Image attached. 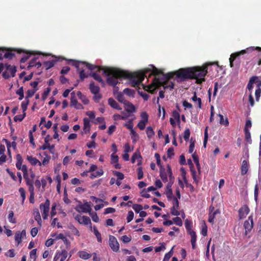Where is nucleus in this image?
<instances>
[{"mask_svg":"<svg viewBox=\"0 0 261 261\" xmlns=\"http://www.w3.org/2000/svg\"><path fill=\"white\" fill-rule=\"evenodd\" d=\"M171 199H172L173 206H175L176 208H179V201L177 198L173 196Z\"/></svg>","mask_w":261,"mask_h":261,"instance_id":"338daca9","label":"nucleus"},{"mask_svg":"<svg viewBox=\"0 0 261 261\" xmlns=\"http://www.w3.org/2000/svg\"><path fill=\"white\" fill-rule=\"evenodd\" d=\"M77 103V100L75 97L74 92L71 93V106H75Z\"/></svg>","mask_w":261,"mask_h":261,"instance_id":"bf43d9fd","label":"nucleus"},{"mask_svg":"<svg viewBox=\"0 0 261 261\" xmlns=\"http://www.w3.org/2000/svg\"><path fill=\"white\" fill-rule=\"evenodd\" d=\"M248 163L246 160H244L242 162V166H241V174L242 175L246 174L248 170Z\"/></svg>","mask_w":261,"mask_h":261,"instance_id":"aec40b11","label":"nucleus"},{"mask_svg":"<svg viewBox=\"0 0 261 261\" xmlns=\"http://www.w3.org/2000/svg\"><path fill=\"white\" fill-rule=\"evenodd\" d=\"M82 63L81 61H78L74 60H70L69 63L74 66L76 69L79 74V77L82 80V69H80V63Z\"/></svg>","mask_w":261,"mask_h":261,"instance_id":"9d476101","label":"nucleus"},{"mask_svg":"<svg viewBox=\"0 0 261 261\" xmlns=\"http://www.w3.org/2000/svg\"><path fill=\"white\" fill-rule=\"evenodd\" d=\"M218 116L220 117V123L227 126L229 124L228 119L226 118L225 120L224 119L223 116L221 114H219Z\"/></svg>","mask_w":261,"mask_h":261,"instance_id":"4c0bfd02","label":"nucleus"},{"mask_svg":"<svg viewBox=\"0 0 261 261\" xmlns=\"http://www.w3.org/2000/svg\"><path fill=\"white\" fill-rule=\"evenodd\" d=\"M141 155L140 153L135 152L132 156L131 161L132 163H135L137 159H141Z\"/></svg>","mask_w":261,"mask_h":261,"instance_id":"6e6d98bb","label":"nucleus"},{"mask_svg":"<svg viewBox=\"0 0 261 261\" xmlns=\"http://www.w3.org/2000/svg\"><path fill=\"white\" fill-rule=\"evenodd\" d=\"M146 134L148 138H151L154 135V132L152 127L148 126L146 128Z\"/></svg>","mask_w":261,"mask_h":261,"instance_id":"58836bf2","label":"nucleus"},{"mask_svg":"<svg viewBox=\"0 0 261 261\" xmlns=\"http://www.w3.org/2000/svg\"><path fill=\"white\" fill-rule=\"evenodd\" d=\"M22 158L20 154H18L16 155V167L18 170H21L22 169Z\"/></svg>","mask_w":261,"mask_h":261,"instance_id":"b1692460","label":"nucleus"},{"mask_svg":"<svg viewBox=\"0 0 261 261\" xmlns=\"http://www.w3.org/2000/svg\"><path fill=\"white\" fill-rule=\"evenodd\" d=\"M21 171L23 172V178L26 180L29 178L28 173V168L25 165H23L22 166Z\"/></svg>","mask_w":261,"mask_h":261,"instance_id":"37998d69","label":"nucleus"},{"mask_svg":"<svg viewBox=\"0 0 261 261\" xmlns=\"http://www.w3.org/2000/svg\"><path fill=\"white\" fill-rule=\"evenodd\" d=\"M60 255L61 256L60 261H64L67 257V251L63 249L60 252Z\"/></svg>","mask_w":261,"mask_h":261,"instance_id":"49530a36","label":"nucleus"},{"mask_svg":"<svg viewBox=\"0 0 261 261\" xmlns=\"http://www.w3.org/2000/svg\"><path fill=\"white\" fill-rule=\"evenodd\" d=\"M29 99H25V100L21 102V106L23 111V112H25L27 110L28 106L29 103Z\"/></svg>","mask_w":261,"mask_h":261,"instance_id":"864d4df0","label":"nucleus"},{"mask_svg":"<svg viewBox=\"0 0 261 261\" xmlns=\"http://www.w3.org/2000/svg\"><path fill=\"white\" fill-rule=\"evenodd\" d=\"M142 120L141 121L147 123L148 120V115L146 112H142L141 114Z\"/></svg>","mask_w":261,"mask_h":261,"instance_id":"052dcab7","label":"nucleus"},{"mask_svg":"<svg viewBox=\"0 0 261 261\" xmlns=\"http://www.w3.org/2000/svg\"><path fill=\"white\" fill-rule=\"evenodd\" d=\"M34 51H30L29 53H25V55L21 58L20 60L21 63H25L30 58V56L31 55H34Z\"/></svg>","mask_w":261,"mask_h":261,"instance_id":"473e14b6","label":"nucleus"},{"mask_svg":"<svg viewBox=\"0 0 261 261\" xmlns=\"http://www.w3.org/2000/svg\"><path fill=\"white\" fill-rule=\"evenodd\" d=\"M38 90V88L33 90H28L26 93V96L25 97V99H29V98L32 97L36 92Z\"/></svg>","mask_w":261,"mask_h":261,"instance_id":"f704fd0d","label":"nucleus"},{"mask_svg":"<svg viewBox=\"0 0 261 261\" xmlns=\"http://www.w3.org/2000/svg\"><path fill=\"white\" fill-rule=\"evenodd\" d=\"M192 100L195 102H197L198 104V108L200 109L202 108V101L200 98H198L197 96L196 92H194V95L193 97L191 98Z\"/></svg>","mask_w":261,"mask_h":261,"instance_id":"a878e982","label":"nucleus"},{"mask_svg":"<svg viewBox=\"0 0 261 261\" xmlns=\"http://www.w3.org/2000/svg\"><path fill=\"white\" fill-rule=\"evenodd\" d=\"M124 109L128 113H133L135 112L136 108L135 106L129 102V101H127L126 102L124 103Z\"/></svg>","mask_w":261,"mask_h":261,"instance_id":"1a4fd4ad","label":"nucleus"},{"mask_svg":"<svg viewBox=\"0 0 261 261\" xmlns=\"http://www.w3.org/2000/svg\"><path fill=\"white\" fill-rule=\"evenodd\" d=\"M16 93L19 96L18 99L21 100L24 98L23 88L21 87L16 91Z\"/></svg>","mask_w":261,"mask_h":261,"instance_id":"ea45409f","label":"nucleus"},{"mask_svg":"<svg viewBox=\"0 0 261 261\" xmlns=\"http://www.w3.org/2000/svg\"><path fill=\"white\" fill-rule=\"evenodd\" d=\"M191 237V242L192 244V247L193 249H195L196 248V242L197 239V235L195 232V231L192 230L190 232H188Z\"/></svg>","mask_w":261,"mask_h":261,"instance_id":"2eb2a0df","label":"nucleus"},{"mask_svg":"<svg viewBox=\"0 0 261 261\" xmlns=\"http://www.w3.org/2000/svg\"><path fill=\"white\" fill-rule=\"evenodd\" d=\"M34 217L36 221H37L38 224L41 226V218L39 211L37 210V211L34 213Z\"/></svg>","mask_w":261,"mask_h":261,"instance_id":"a19ab883","label":"nucleus"},{"mask_svg":"<svg viewBox=\"0 0 261 261\" xmlns=\"http://www.w3.org/2000/svg\"><path fill=\"white\" fill-rule=\"evenodd\" d=\"M174 155V148L173 147L169 148L167 152V155L168 158H172V157Z\"/></svg>","mask_w":261,"mask_h":261,"instance_id":"774afa93","label":"nucleus"},{"mask_svg":"<svg viewBox=\"0 0 261 261\" xmlns=\"http://www.w3.org/2000/svg\"><path fill=\"white\" fill-rule=\"evenodd\" d=\"M92 77L96 81H98L99 83H102V84H104V82L103 80L99 74H97L96 73H93L92 74Z\"/></svg>","mask_w":261,"mask_h":261,"instance_id":"5fc2aeb1","label":"nucleus"},{"mask_svg":"<svg viewBox=\"0 0 261 261\" xmlns=\"http://www.w3.org/2000/svg\"><path fill=\"white\" fill-rule=\"evenodd\" d=\"M109 245L113 251L118 252L119 250V244L116 238L110 235L109 239Z\"/></svg>","mask_w":261,"mask_h":261,"instance_id":"0eeeda50","label":"nucleus"},{"mask_svg":"<svg viewBox=\"0 0 261 261\" xmlns=\"http://www.w3.org/2000/svg\"><path fill=\"white\" fill-rule=\"evenodd\" d=\"M190 136V130L189 128H187L185 129L184 134V139L187 141L189 139Z\"/></svg>","mask_w":261,"mask_h":261,"instance_id":"13d9d810","label":"nucleus"},{"mask_svg":"<svg viewBox=\"0 0 261 261\" xmlns=\"http://www.w3.org/2000/svg\"><path fill=\"white\" fill-rule=\"evenodd\" d=\"M172 221L174 223L179 226H181L182 225V221L181 218L178 217L173 218Z\"/></svg>","mask_w":261,"mask_h":261,"instance_id":"8fccbe9b","label":"nucleus"},{"mask_svg":"<svg viewBox=\"0 0 261 261\" xmlns=\"http://www.w3.org/2000/svg\"><path fill=\"white\" fill-rule=\"evenodd\" d=\"M249 209L248 206L242 207L239 211V215L240 219L245 218L246 215L249 213Z\"/></svg>","mask_w":261,"mask_h":261,"instance_id":"f8f14e48","label":"nucleus"},{"mask_svg":"<svg viewBox=\"0 0 261 261\" xmlns=\"http://www.w3.org/2000/svg\"><path fill=\"white\" fill-rule=\"evenodd\" d=\"M83 224L85 225L90 224V230H92V223L89 217L85 216H83Z\"/></svg>","mask_w":261,"mask_h":261,"instance_id":"2f4dec72","label":"nucleus"},{"mask_svg":"<svg viewBox=\"0 0 261 261\" xmlns=\"http://www.w3.org/2000/svg\"><path fill=\"white\" fill-rule=\"evenodd\" d=\"M25 112H23V114L16 115L14 117V120L15 121H21L25 117Z\"/></svg>","mask_w":261,"mask_h":261,"instance_id":"4d7b16f0","label":"nucleus"},{"mask_svg":"<svg viewBox=\"0 0 261 261\" xmlns=\"http://www.w3.org/2000/svg\"><path fill=\"white\" fill-rule=\"evenodd\" d=\"M116 98L118 101L123 104L127 101L125 99L123 94L121 93L118 94Z\"/></svg>","mask_w":261,"mask_h":261,"instance_id":"c03bdc74","label":"nucleus"},{"mask_svg":"<svg viewBox=\"0 0 261 261\" xmlns=\"http://www.w3.org/2000/svg\"><path fill=\"white\" fill-rule=\"evenodd\" d=\"M5 67L7 70L10 72L11 76L14 77L15 76V73L17 71L15 66H11L10 64H6Z\"/></svg>","mask_w":261,"mask_h":261,"instance_id":"dca6fc26","label":"nucleus"},{"mask_svg":"<svg viewBox=\"0 0 261 261\" xmlns=\"http://www.w3.org/2000/svg\"><path fill=\"white\" fill-rule=\"evenodd\" d=\"M179 208H176L175 206H173L171 208V214L173 216H178L180 215V213L178 211Z\"/></svg>","mask_w":261,"mask_h":261,"instance_id":"de8ad7c7","label":"nucleus"},{"mask_svg":"<svg viewBox=\"0 0 261 261\" xmlns=\"http://www.w3.org/2000/svg\"><path fill=\"white\" fill-rule=\"evenodd\" d=\"M207 227L205 223L202 225V229L201 231V233L203 236H206L207 235Z\"/></svg>","mask_w":261,"mask_h":261,"instance_id":"69168bd1","label":"nucleus"},{"mask_svg":"<svg viewBox=\"0 0 261 261\" xmlns=\"http://www.w3.org/2000/svg\"><path fill=\"white\" fill-rule=\"evenodd\" d=\"M176 77L185 81L187 79H195L196 83L201 84L205 81L207 73V65L186 68H180L175 72Z\"/></svg>","mask_w":261,"mask_h":261,"instance_id":"f03ea898","label":"nucleus"},{"mask_svg":"<svg viewBox=\"0 0 261 261\" xmlns=\"http://www.w3.org/2000/svg\"><path fill=\"white\" fill-rule=\"evenodd\" d=\"M261 95V88H257L255 92V100L256 101L259 100V98Z\"/></svg>","mask_w":261,"mask_h":261,"instance_id":"680f3d73","label":"nucleus"},{"mask_svg":"<svg viewBox=\"0 0 261 261\" xmlns=\"http://www.w3.org/2000/svg\"><path fill=\"white\" fill-rule=\"evenodd\" d=\"M26 232L25 230H22V231H17L16 232L15 234V240L17 242L18 244L21 242L22 238L25 237Z\"/></svg>","mask_w":261,"mask_h":261,"instance_id":"9b49d317","label":"nucleus"},{"mask_svg":"<svg viewBox=\"0 0 261 261\" xmlns=\"http://www.w3.org/2000/svg\"><path fill=\"white\" fill-rule=\"evenodd\" d=\"M50 140V136L49 135H47L44 139L45 143L42 146L39 147V149L41 150H45L47 148V147H49V141Z\"/></svg>","mask_w":261,"mask_h":261,"instance_id":"393cba45","label":"nucleus"},{"mask_svg":"<svg viewBox=\"0 0 261 261\" xmlns=\"http://www.w3.org/2000/svg\"><path fill=\"white\" fill-rule=\"evenodd\" d=\"M68 228L71 232V233L72 234H74V235H75V236H80V232L78 230V229L74 226H73L72 224H70L69 226H68Z\"/></svg>","mask_w":261,"mask_h":261,"instance_id":"c85d7f7f","label":"nucleus"},{"mask_svg":"<svg viewBox=\"0 0 261 261\" xmlns=\"http://www.w3.org/2000/svg\"><path fill=\"white\" fill-rule=\"evenodd\" d=\"M89 89L92 93L97 94L99 92V87L98 86H96L94 82H91L89 85Z\"/></svg>","mask_w":261,"mask_h":261,"instance_id":"5701e85b","label":"nucleus"},{"mask_svg":"<svg viewBox=\"0 0 261 261\" xmlns=\"http://www.w3.org/2000/svg\"><path fill=\"white\" fill-rule=\"evenodd\" d=\"M132 207L137 213H139L143 209L142 206L139 204H134Z\"/></svg>","mask_w":261,"mask_h":261,"instance_id":"3c124183","label":"nucleus"},{"mask_svg":"<svg viewBox=\"0 0 261 261\" xmlns=\"http://www.w3.org/2000/svg\"><path fill=\"white\" fill-rule=\"evenodd\" d=\"M83 66H86L91 71L97 70L98 71L102 70L103 74L108 76L107 82L112 86H115L118 83V79H129L131 84L134 87H138L144 80L145 77H147V74L149 70L145 72L138 71L136 72H129L127 71L122 70L119 69L110 67H100L86 62L83 61Z\"/></svg>","mask_w":261,"mask_h":261,"instance_id":"f257e3e1","label":"nucleus"},{"mask_svg":"<svg viewBox=\"0 0 261 261\" xmlns=\"http://www.w3.org/2000/svg\"><path fill=\"white\" fill-rule=\"evenodd\" d=\"M185 227H186V228L188 232H189L191 231H192V222L190 221L187 219L185 221Z\"/></svg>","mask_w":261,"mask_h":261,"instance_id":"09e8293b","label":"nucleus"},{"mask_svg":"<svg viewBox=\"0 0 261 261\" xmlns=\"http://www.w3.org/2000/svg\"><path fill=\"white\" fill-rule=\"evenodd\" d=\"M245 135V140L248 142L249 144L252 143V140L251 138V134L248 129H244Z\"/></svg>","mask_w":261,"mask_h":261,"instance_id":"72a5a7b5","label":"nucleus"},{"mask_svg":"<svg viewBox=\"0 0 261 261\" xmlns=\"http://www.w3.org/2000/svg\"><path fill=\"white\" fill-rule=\"evenodd\" d=\"M123 92L127 95H128L129 96H133V97L134 96L135 93V91L134 90L130 89L129 88H125L123 90Z\"/></svg>","mask_w":261,"mask_h":261,"instance_id":"603ef678","label":"nucleus"},{"mask_svg":"<svg viewBox=\"0 0 261 261\" xmlns=\"http://www.w3.org/2000/svg\"><path fill=\"white\" fill-rule=\"evenodd\" d=\"M254 48L253 46L249 47L245 49L242 50L240 51L234 53L230 55L229 58L230 66L233 67V62L239 56L244 55L245 54H249L252 53Z\"/></svg>","mask_w":261,"mask_h":261,"instance_id":"20e7f679","label":"nucleus"},{"mask_svg":"<svg viewBox=\"0 0 261 261\" xmlns=\"http://www.w3.org/2000/svg\"><path fill=\"white\" fill-rule=\"evenodd\" d=\"M220 213V211L219 210H216V211H214L213 213L210 212L208 214V221L213 224L214 222V219L215 218V216L216 214Z\"/></svg>","mask_w":261,"mask_h":261,"instance_id":"4be33fe9","label":"nucleus"},{"mask_svg":"<svg viewBox=\"0 0 261 261\" xmlns=\"http://www.w3.org/2000/svg\"><path fill=\"white\" fill-rule=\"evenodd\" d=\"M92 229H93V232L94 233V234L95 235V236L97 238V241L99 243H101L102 242V238H101V236L100 233L98 231L97 228H96V227L95 226H94L93 227H92ZM91 231H92V230Z\"/></svg>","mask_w":261,"mask_h":261,"instance_id":"cd10ccee","label":"nucleus"},{"mask_svg":"<svg viewBox=\"0 0 261 261\" xmlns=\"http://www.w3.org/2000/svg\"><path fill=\"white\" fill-rule=\"evenodd\" d=\"M173 184H168L166 187V195L168 199H171L172 197H173V192L172 190V186Z\"/></svg>","mask_w":261,"mask_h":261,"instance_id":"6ab92c4d","label":"nucleus"},{"mask_svg":"<svg viewBox=\"0 0 261 261\" xmlns=\"http://www.w3.org/2000/svg\"><path fill=\"white\" fill-rule=\"evenodd\" d=\"M208 140V126H206L204 130L203 146L206 147V143Z\"/></svg>","mask_w":261,"mask_h":261,"instance_id":"a18cd8bd","label":"nucleus"},{"mask_svg":"<svg viewBox=\"0 0 261 261\" xmlns=\"http://www.w3.org/2000/svg\"><path fill=\"white\" fill-rule=\"evenodd\" d=\"M9 221L11 223L15 224L16 223V221L15 218L14 217V213L12 211H11L9 212L8 216Z\"/></svg>","mask_w":261,"mask_h":261,"instance_id":"e433bc0d","label":"nucleus"},{"mask_svg":"<svg viewBox=\"0 0 261 261\" xmlns=\"http://www.w3.org/2000/svg\"><path fill=\"white\" fill-rule=\"evenodd\" d=\"M44 154L45 155V157L43 159L42 162H41V165H43L44 166L47 165L50 159V156L49 155L46 154V153H45Z\"/></svg>","mask_w":261,"mask_h":261,"instance_id":"e2e57ef3","label":"nucleus"},{"mask_svg":"<svg viewBox=\"0 0 261 261\" xmlns=\"http://www.w3.org/2000/svg\"><path fill=\"white\" fill-rule=\"evenodd\" d=\"M57 61V60L55 59H52L51 60L47 61L44 62L43 65L44 67H45L46 70H48L51 67H53L56 62Z\"/></svg>","mask_w":261,"mask_h":261,"instance_id":"412c9836","label":"nucleus"},{"mask_svg":"<svg viewBox=\"0 0 261 261\" xmlns=\"http://www.w3.org/2000/svg\"><path fill=\"white\" fill-rule=\"evenodd\" d=\"M168 172L166 171L165 169L163 167H161L160 169V176L164 182L168 181Z\"/></svg>","mask_w":261,"mask_h":261,"instance_id":"ddd939ff","label":"nucleus"},{"mask_svg":"<svg viewBox=\"0 0 261 261\" xmlns=\"http://www.w3.org/2000/svg\"><path fill=\"white\" fill-rule=\"evenodd\" d=\"M177 71L174 72H168L166 74H164L163 76L161 77H159L161 80L163 81H170V79H172L174 75H176L175 72Z\"/></svg>","mask_w":261,"mask_h":261,"instance_id":"f3484780","label":"nucleus"},{"mask_svg":"<svg viewBox=\"0 0 261 261\" xmlns=\"http://www.w3.org/2000/svg\"><path fill=\"white\" fill-rule=\"evenodd\" d=\"M103 174L102 169H100L95 172H92L90 174V178L93 179L94 178L101 176Z\"/></svg>","mask_w":261,"mask_h":261,"instance_id":"c756f323","label":"nucleus"},{"mask_svg":"<svg viewBox=\"0 0 261 261\" xmlns=\"http://www.w3.org/2000/svg\"><path fill=\"white\" fill-rule=\"evenodd\" d=\"M27 159L28 161L32 165L35 166V165L38 164L40 166H41V162L38 159H37L36 158H35L32 156L28 155L27 157Z\"/></svg>","mask_w":261,"mask_h":261,"instance_id":"a211bd4d","label":"nucleus"},{"mask_svg":"<svg viewBox=\"0 0 261 261\" xmlns=\"http://www.w3.org/2000/svg\"><path fill=\"white\" fill-rule=\"evenodd\" d=\"M253 226V221L252 216H249L248 219L246 220L244 223V227L245 229V234L247 235L250 232Z\"/></svg>","mask_w":261,"mask_h":261,"instance_id":"6e6552de","label":"nucleus"},{"mask_svg":"<svg viewBox=\"0 0 261 261\" xmlns=\"http://www.w3.org/2000/svg\"><path fill=\"white\" fill-rule=\"evenodd\" d=\"M163 86L164 89L172 90L174 88V83L171 81H162L159 77H155L152 84L149 86L148 91L153 93L156 88Z\"/></svg>","mask_w":261,"mask_h":261,"instance_id":"7ed1b4c3","label":"nucleus"},{"mask_svg":"<svg viewBox=\"0 0 261 261\" xmlns=\"http://www.w3.org/2000/svg\"><path fill=\"white\" fill-rule=\"evenodd\" d=\"M6 49V52L4 54V58L8 59H12L14 56L15 54L12 52V50H7ZM5 51V50L4 51Z\"/></svg>","mask_w":261,"mask_h":261,"instance_id":"7c9ffc66","label":"nucleus"},{"mask_svg":"<svg viewBox=\"0 0 261 261\" xmlns=\"http://www.w3.org/2000/svg\"><path fill=\"white\" fill-rule=\"evenodd\" d=\"M153 67V69L152 70V72L149 74V77H150L151 75H158L161 73H162V71H160L158 69L155 68L154 66Z\"/></svg>","mask_w":261,"mask_h":261,"instance_id":"0e129e2a","label":"nucleus"},{"mask_svg":"<svg viewBox=\"0 0 261 261\" xmlns=\"http://www.w3.org/2000/svg\"><path fill=\"white\" fill-rule=\"evenodd\" d=\"M258 80V77L256 76H253L251 77H250L249 82L247 84V88L248 90L249 91L250 93L249 94V102L250 103V105L251 107H253L254 106V100L253 97V96L252 95V90L253 88V84L256 82V81Z\"/></svg>","mask_w":261,"mask_h":261,"instance_id":"39448f33","label":"nucleus"},{"mask_svg":"<svg viewBox=\"0 0 261 261\" xmlns=\"http://www.w3.org/2000/svg\"><path fill=\"white\" fill-rule=\"evenodd\" d=\"M195 140L193 139L192 138L190 139V144L189 146V152L190 153H192L194 148H195Z\"/></svg>","mask_w":261,"mask_h":261,"instance_id":"79ce46f5","label":"nucleus"},{"mask_svg":"<svg viewBox=\"0 0 261 261\" xmlns=\"http://www.w3.org/2000/svg\"><path fill=\"white\" fill-rule=\"evenodd\" d=\"M84 127L85 132L89 130L90 127V120L87 118H85L84 119Z\"/></svg>","mask_w":261,"mask_h":261,"instance_id":"c9c22d12","label":"nucleus"},{"mask_svg":"<svg viewBox=\"0 0 261 261\" xmlns=\"http://www.w3.org/2000/svg\"><path fill=\"white\" fill-rule=\"evenodd\" d=\"M50 201L46 199L44 203L40 204V208L42 211V215L44 219H46L48 217V214L49 210Z\"/></svg>","mask_w":261,"mask_h":261,"instance_id":"423d86ee","label":"nucleus"},{"mask_svg":"<svg viewBox=\"0 0 261 261\" xmlns=\"http://www.w3.org/2000/svg\"><path fill=\"white\" fill-rule=\"evenodd\" d=\"M167 172L169 178V182L168 184H173L174 181V177L172 175L171 168L169 165H167Z\"/></svg>","mask_w":261,"mask_h":261,"instance_id":"bb28decb","label":"nucleus"},{"mask_svg":"<svg viewBox=\"0 0 261 261\" xmlns=\"http://www.w3.org/2000/svg\"><path fill=\"white\" fill-rule=\"evenodd\" d=\"M108 103L113 109H116L118 110H122L121 107L113 98H109Z\"/></svg>","mask_w":261,"mask_h":261,"instance_id":"4468645a","label":"nucleus"}]
</instances>
